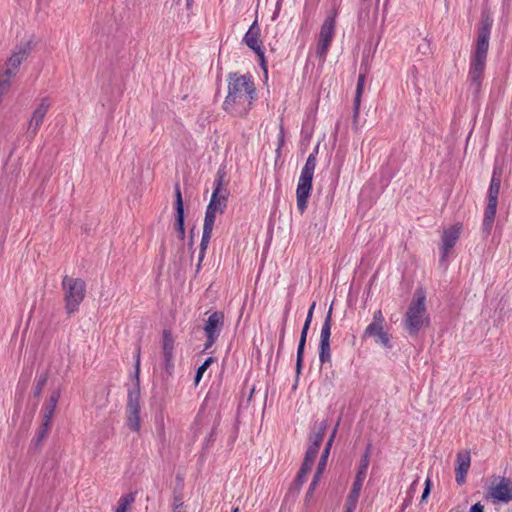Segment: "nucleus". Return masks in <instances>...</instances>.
I'll return each instance as SVG.
<instances>
[{
	"instance_id": "42",
	"label": "nucleus",
	"mask_w": 512,
	"mask_h": 512,
	"mask_svg": "<svg viewBox=\"0 0 512 512\" xmlns=\"http://www.w3.org/2000/svg\"><path fill=\"white\" fill-rule=\"evenodd\" d=\"M360 493L350 490L346 502L353 503L357 505L358 499H359Z\"/></svg>"
},
{
	"instance_id": "23",
	"label": "nucleus",
	"mask_w": 512,
	"mask_h": 512,
	"mask_svg": "<svg viewBox=\"0 0 512 512\" xmlns=\"http://www.w3.org/2000/svg\"><path fill=\"white\" fill-rule=\"evenodd\" d=\"M497 202H489L485 208L484 219H483V231L486 235H489L494 223L496 210H497Z\"/></svg>"
},
{
	"instance_id": "54",
	"label": "nucleus",
	"mask_w": 512,
	"mask_h": 512,
	"mask_svg": "<svg viewBox=\"0 0 512 512\" xmlns=\"http://www.w3.org/2000/svg\"><path fill=\"white\" fill-rule=\"evenodd\" d=\"M193 4V0H186L187 9H190Z\"/></svg>"
},
{
	"instance_id": "34",
	"label": "nucleus",
	"mask_w": 512,
	"mask_h": 512,
	"mask_svg": "<svg viewBox=\"0 0 512 512\" xmlns=\"http://www.w3.org/2000/svg\"><path fill=\"white\" fill-rule=\"evenodd\" d=\"M327 459H328V456H327V451L326 452H322V455L320 457V460L318 462V465H317V469H316V472L314 474L313 477H315V480H319L325 467H326V464H327Z\"/></svg>"
},
{
	"instance_id": "5",
	"label": "nucleus",
	"mask_w": 512,
	"mask_h": 512,
	"mask_svg": "<svg viewBox=\"0 0 512 512\" xmlns=\"http://www.w3.org/2000/svg\"><path fill=\"white\" fill-rule=\"evenodd\" d=\"M318 149V146H316L314 151L308 156L298 181L296 198L297 208L301 214H303L307 208L308 198L312 189V181L316 168V155L318 153Z\"/></svg>"
},
{
	"instance_id": "56",
	"label": "nucleus",
	"mask_w": 512,
	"mask_h": 512,
	"mask_svg": "<svg viewBox=\"0 0 512 512\" xmlns=\"http://www.w3.org/2000/svg\"><path fill=\"white\" fill-rule=\"evenodd\" d=\"M283 143H284V136H283V134H281L280 140H279V148L283 145Z\"/></svg>"
},
{
	"instance_id": "43",
	"label": "nucleus",
	"mask_w": 512,
	"mask_h": 512,
	"mask_svg": "<svg viewBox=\"0 0 512 512\" xmlns=\"http://www.w3.org/2000/svg\"><path fill=\"white\" fill-rule=\"evenodd\" d=\"M360 493L350 490L346 502L353 503L357 505L358 499H359Z\"/></svg>"
},
{
	"instance_id": "14",
	"label": "nucleus",
	"mask_w": 512,
	"mask_h": 512,
	"mask_svg": "<svg viewBox=\"0 0 512 512\" xmlns=\"http://www.w3.org/2000/svg\"><path fill=\"white\" fill-rule=\"evenodd\" d=\"M488 495L499 502L512 501V479L501 477L497 484L489 488Z\"/></svg>"
},
{
	"instance_id": "48",
	"label": "nucleus",
	"mask_w": 512,
	"mask_h": 512,
	"mask_svg": "<svg viewBox=\"0 0 512 512\" xmlns=\"http://www.w3.org/2000/svg\"><path fill=\"white\" fill-rule=\"evenodd\" d=\"M356 509V505L353 503L346 502L345 503V511L344 512H354Z\"/></svg>"
},
{
	"instance_id": "40",
	"label": "nucleus",
	"mask_w": 512,
	"mask_h": 512,
	"mask_svg": "<svg viewBox=\"0 0 512 512\" xmlns=\"http://www.w3.org/2000/svg\"><path fill=\"white\" fill-rule=\"evenodd\" d=\"M10 86V78L3 77L0 79V98L2 99V96L4 93L8 90Z\"/></svg>"
},
{
	"instance_id": "52",
	"label": "nucleus",
	"mask_w": 512,
	"mask_h": 512,
	"mask_svg": "<svg viewBox=\"0 0 512 512\" xmlns=\"http://www.w3.org/2000/svg\"><path fill=\"white\" fill-rule=\"evenodd\" d=\"M331 446H332V442H330V441L328 440V441H327V443H326V445H325V448H324V450H323V452H326V451H327V456H329Z\"/></svg>"
},
{
	"instance_id": "1",
	"label": "nucleus",
	"mask_w": 512,
	"mask_h": 512,
	"mask_svg": "<svg viewBox=\"0 0 512 512\" xmlns=\"http://www.w3.org/2000/svg\"><path fill=\"white\" fill-rule=\"evenodd\" d=\"M256 96V87L251 76L230 73L228 95L223 102V109L234 116L244 117L252 108Z\"/></svg>"
},
{
	"instance_id": "59",
	"label": "nucleus",
	"mask_w": 512,
	"mask_h": 512,
	"mask_svg": "<svg viewBox=\"0 0 512 512\" xmlns=\"http://www.w3.org/2000/svg\"><path fill=\"white\" fill-rule=\"evenodd\" d=\"M192 244H193V241H192V239H191V240H190V242H189V245H190V246H192Z\"/></svg>"
},
{
	"instance_id": "15",
	"label": "nucleus",
	"mask_w": 512,
	"mask_h": 512,
	"mask_svg": "<svg viewBox=\"0 0 512 512\" xmlns=\"http://www.w3.org/2000/svg\"><path fill=\"white\" fill-rule=\"evenodd\" d=\"M259 36L260 27L258 25L257 20H255L249 27L248 31L246 32L243 38V42L259 56V58L261 59V65L265 69L264 51L261 47V41L259 40Z\"/></svg>"
},
{
	"instance_id": "49",
	"label": "nucleus",
	"mask_w": 512,
	"mask_h": 512,
	"mask_svg": "<svg viewBox=\"0 0 512 512\" xmlns=\"http://www.w3.org/2000/svg\"><path fill=\"white\" fill-rule=\"evenodd\" d=\"M417 485H418V480H415V481L411 484V486H410V488H409V491H408V494H409L410 496H412V493H414V492H415Z\"/></svg>"
},
{
	"instance_id": "26",
	"label": "nucleus",
	"mask_w": 512,
	"mask_h": 512,
	"mask_svg": "<svg viewBox=\"0 0 512 512\" xmlns=\"http://www.w3.org/2000/svg\"><path fill=\"white\" fill-rule=\"evenodd\" d=\"M335 24V16H328L321 26L319 37L332 42L335 34Z\"/></svg>"
},
{
	"instance_id": "58",
	"label": "nucleus",
	"mask_w": 512,
	"mask_h": 512,
	"mask_svg": "<svg viewBox=\"0 0 512 512\" xmlns=\"http://www.w3.org/2000/svg\"><path fill=\"white\" fill-rule=\"evenodd\" d=\"M422 50H424L422 52H423V54H425L426 53L425 47H422Z\"/></svg>"
},
{
	"instance_id": "57",
	"label": "nucleus",
	"mask_w": 512,
	"mask_h": 512,
	"mask_svg": "<svg viewBox=\"0 0 512 512\" xmlns=\"http://www.w3.org/2000/svg\"><path fill=\"white\" fill-rule=\"evenodd\" d=\"M423 46L425 47V50H427L429 48V44L428 43H425Z\"/></svg>"
},
{
	"instance_id": "20",
	"label": "nucleus",
	"mask_w": 512,
	"mask_h": 512,
	"mask_svg": "<svg viewBox=\"0 0 512 512\" xmlns=\"http://www.w3.org/2000/svg\"><path fill=\"white\" fill-rule=\"evenodd\" d=\"M60 396L61 392L59 388L51 392L49 398L46 400L42 408V419L52 421Z\"/></svg>"
},
{
	"instance_id": "3",
	"label": "nucleus",
	"mask_w": 512,
	"mask_h": 512,
	"mask_svg": "<svg viewBox=\"0 0 512 512\" xmlns=\"http://www.w3.org/2000/svg\"><path fill=\"white\" fill-rule=\"evenodd\" d=\"M426 294L422 288H418L413 300L408 306L404 316L403 325L410 336H416L419 331L430 325V318L426 310Z\"/></svg>"
},
{
	"instance_id": "31",
	"label": "nucleus",
	"mask_w": 512,
	"mask_h": 512,
	"mask_svg": "<svg viewBox=\"0 0 512 512\" xmlns=\"http://www.w3.org/2000/svg\"><path fill=\"white\" fill-rule=\"evenodd\" d=\"M326 428H327L326 422H321L319 425L318 431L310 436V439H309L310 444L320 447V445L322 444L323 439H324Z\"/></svg>"
},
{
	"instance_id": "25",
	"label": "nucleus",
	"mask_w": 512,
	"mask_h": 512,
	"mask_svg": "<svg viewBox=\"0 0 512 512\" xmlns=\"http://www.w3.org/2000/svg\"><path fill=\"white\" fill-rule=\"evenodd\" d=\"M364 84H365V74L360 73L358 76L357 86H356V92H355V98H354V105H353V119L354 123H356L359 110H360V103H361V96L364 90Z\"/></svg>"
},
{
	"instance_id": "13",
	"label": "nucleus",
	"mask_w": 512,
	"mask_h": 512,
	"mask_svg": "<svg viewBox=\"0 0 512 512\" xmlns=\"http://www.w3.org/2000/svg\"><path fill=\"white\" fill-rule=\"evenodd\" d=\"M50 103L47 98H43L37 108L34 110L27 129V138L33 140L36 136L40 126L43 123L44 117L48 112Z\"/></svg>"
},
{
	"instance_id": "6",
	"label": "nucleus",
	"mask_w": 512,
	"mask_h": 512,
	"mask_svg": "<svg viewBox=\"0 0 512 512\" xmlns=\"http://www.w3.org/2000/svg\"><path fill=\"white\" fill-rule=\"evenodd\" d=\"M65 310L68 315L78 311L86 295V283L80 278L64 276L62 279Z\"/></svg>"
},
{
	"instance_id": "46",
	"label": "nucleus",
	"mask_w": 512,
	"mask_h": 512,
	"mask_svg": "<svg viewBox=\"0 0 512 512\" xmlns=\"http://www.w3.org/2000/svg\"><path fill=\"white\" fill-rule=\"evenodd\" d=\"M316 306V303L313 302L309 311H308V314H307V317H306V320H305V323H308L309 325L311 324V321H312V317H313V311H314V308Z\"/></svg>"
},
{
	"instance_id": "18",
	"label": "nucleus",
	"mask_w": 512,
	"mask_h": 512,
	"mask_svg": "<svg viewBox=\"0 0 512 512\" xmlns=\"http://www.w3.org/2000/svg\"><path fill=\"white\" fill-rule=\"evenodd\" d=\"M457 467L455 469L456 472V482L459 485H462L466 481V474L470 468L471 457L469 451H460L457 453L456 459Z\"/></svg>"
},
{
	"instance_id": "32",
	"label": "nucleus",
	"mask_w": 512,
	"mask_h": 512,
	"mask_svg": "<svg viewBox=\"0 0 512 512\" xmlns=\"http://www.w3.org/2000/svg\"><path fill=\"white\" fill-rule=\"evenodd\" d=\"M213 361H214V358L213 357H209V358H207L202 363L201 366L198 367V369L196 371L195 379H194L195 385H198V383L200 382L201 378L203 377L204 372L213 363Z\"/></svg>"
},
{
	"instance_id": "29",
	"label": "nucleus",
	"mask_w": 512,
	"mask_h": 512,
	"mask_svg": "<svg viewBox=\"0 0 512 512\" xmlns=\"http://www.w3.org/2000/svg\"><path fill=\"white\" fill-rule=\"evenodd\" d=\"M216 195L211 196L210 202L207 206V209L216 212V213H224V210L227 206V199L222 197V199H216Z\"/></svg>"
},
{
	"instance_id": "8",
	"label": "nucleus",
	"mask_w": 512,
	"mask_h": 512,
	"mask_svg": "<svg viewBox=\"0 0 512 512\" xmlns=\"http://www.w3.org/2000/svg\"><path fill=\"white\" fill-rule=\"evenodd\" d=\"M332 305L330 306L321 328L319 343V360L322 365L331 362L330 337L332 327Z\"/></svg>"
},
{
	"instance_id": "2",
	"label": "nucleus",
	"mask_w": 512,
	"mask_h": 512,
	"mask_svg": "<svg viewBox=\"0 0 512 512\" xmlns=\"http://www.w3.org/2000/svg\"><path fill=\"white\" fill-rule=\"evenodd\" d=\"M492 25L493 19L488 14H483L477 33L475 49L471 55L468 73L470 89L476 96L480 93L484 78Z\"/></svg>"
},
{
	"instance_id": "12",
	"label": "nucleus",
	"mask_w": 512,
	"mask_h": 512,
	"mask_svg": "<svg viewBox=\"0 0 512 512\" xmlns=\"http://www.w3.org/2000/svg\"><path fill=\"white\" fill-rule=\"evenodd\" d=\"M162 338L163 369L167 377H171L174 372V338L166 329L163 331Z\"/></svg>"
},
{
	"instance_id": "17",
	"label": "nucleus",
	"mask_w": 512,
	"mask_h": 512,
	"mask_svg": "<svg viewBox=\"0 0 512 512\" xmlns=\"http://www.w3.org/2000/svg\"><path fill=\"white\" fill-rule=\"evenodd\" d=\"M373 337L375 342L381 344L387 349L392 348L391 335L384 331L383 326L368 325L363 333L362 338Z\"/></svg>"
},
{
	"instance_id": "4",
	"label": "nucleus",
	"mask_w": 512,
	"mask_h": 512,
	"mask_svg": "<svg viewBox=\"0 0 512 512\" xmlns=\"http://www.w3.org/2000/svg\"><path fill=\"white\" fill-rule=\"evenodd\" d=\"M140 346L136 349L135 365L133 380L134 384L128 389L127 404H126V424L128 428L134 432H138L141 427L140 419Z\"/></svg>"
},
{
	"instance_id": "45",
	"label": "nucleus",
	"mask_w": 512,
	"mask_h": 512,
	"mask_svg": "<svg viewBox=\"0 0 512 512\" xmlns=\"http://www.w3.org/2000/svg\"><path fill=\"white\" fill-rule=\"evenodd\" d=\"M318 481L319 480H315V477H313L312 482L310 483L309 489L306 493L307 498L311 497V495L313 494V491H314L316 485L318 484Z\"/></svg>"
},
{
	"instance_id": "33",
	"label": "nucleus",
	"mask_w": 512,
	"mask_h": 512,
	"mask_svg": "<svg viewBox=\"0 0 512 512\" xmlns=\"http://www.w3.org/2000/svg\"><path fill=\"white\" fill-rule=\"evenodd\" d=\"M370 460L367 455H362L356 476L365 479Z\"/></svg>"
},
{
	"instance_id": "60",
	"label": "nucleus",
	"mask_w": 512,
	"mask_h": 512,
	"mask_svg": "<svg viewBox=\"0 0 512 512\" xmlns=\"http://www.w3.org/2000/svg\"><path fill=\"white\" fill-rule=\"evenodd\" d=\"M233 512H238V508H235V509L233 510Z\"/></svg>"
},
{
	"instance_id": "19",
	"label": "nucleus",
	"mask_w": 512,
	"mask_h": 512,
	"mask_svg": "<svg viewBox=\"0 0 512 512\" xmlns=\"http://www.w3.org/2000/svg\"><path fill=\"white\" fill-rule=\"evenodd\" d=\"M49 378V371H43L42 373L38 374L35 378V384L32 389V398L34 399V402L32 404V412H35V410L38 407L39 399L42 395V392L47 384Z\"/></svg>"
},
{
	"instance_id": "9",
	"label": "nucleus",
	"mask_w": 512,
	"mask_h": 512,
	"mask_svg": "<svg viewBox=\"0 0 512 512\" xmlns=\"http://www.w3.org/2000/svg\"><path fill=\"white\" fill-rule=\"evenodd\" d=\"M224 326V313L221 311L213 312L204 325L206 335V343L204 350H208L218 339L220 332Z\"/></svg>"
},
{
	"instance_id": "21",
	"label": "nucleus",
	"mask_w": 512,
	"mask_h": 512,
	"mask_svg": "<svg viewBox=\"0 0 512 512\" xmlns=\"http://www.w3.org/2000/svg\"><path fill=\"white\" fill-rule=\"evenodd\" d=\"M51 423L52 421L50 420L42 419V423L31 442V446L35 450L40 449L42 447L43 441L48 437L51 428Z\"/></svg>"
},
{
	"instance_id": "38",
	"label": "nucleus",
	"mask_w": 512,
	"mask_h": 512,
	"mask_svg": "<svg viewBox=\"0 0 512 512\" xmlns=\"http://www.w3.org/2000/svg\"><path fill=\"white\" fill-rule=\"evenodd\" d=\"M319 448L318 446H314L312 444H309L308 446V449L305 453V456L309 458V460H315L317 455H318V452H319Z\"/></svg>"
},
{
	"instance_id": "44",
	"label": "nucleus",
	"mask_w": 512,
	"mask_h": 512,
	"mask_svg": "<svg viewBox=\"0 0 512 512\" xmlns=\"http://www.w3.org/2000/svg\"><path fill=\"white\" fill-rule=\"evenodd\" d=\"M430 490H431V481L430 479L428 478L425 482V488H424V491L422 493V497H421V501H425L426 498L428 497L429 493H430Z\"/></svg>"
},
{
	"instance_id": "35",
	"label": "nucleus",
	"mask_w": 512,
	"mask_h": 512,
	"mask_svg": "<svg viewBox=\"0 0 512 512\" xmlns=\"http://www.w3.org/2000/svg\"><path fill=\"white\" fill-rule=\"evenodd\" d=\"M306 475L304 474H301V473H297L296 475V478L295 480L293 481L291 487H290V491L291 492H295V493H298L303 485V483L305 482L306 480Z\"/></svg>"
},
{
	"instance_id": "22",
	"label": "nucleus",
	"mask_w": 512,
	"mask_h": 512,
	"mask_svg": "<svg viewBox=\"0 0 512 512\" xmlns=\"http://www.w3.org/2000/svg\"><path fill=\"white\" fill-rule=\"evenodd\" d=\"M310 325L308 323H304V326L301 331L300 340L297 348V357H296V372L300 373L303 363L304 349L306 345L308 330Z\"/></svg>"
},
{
	"instance_id": "51",
	"label": "nucleus",
	"mask_w": 512,
	"mask_h": 512,
	"mask_svg": "<svg viewBox=\"0 0 512 512\" xmlns=\"http://www.w3.org/2000/svg\"><path fill=\"white\" fill-rule=\"evenodd\" d=\"M284 336H285V329H284V327H282L281 332H280L279 348H281L283 345Z\"/></svg>"
},
{
	"instance_id": "11",
	"label": "nucleus",
	"mask_w": 512,
	"mask_h": 512,
	"mask_svg": "<svg viewBox=\"0 0 512 512\" xmlns=\"http://www.w3.org/2000/svg\"><path fill=\"white\" fill-rule=\"evenodd\" d=\"M216 214H217L216 212L206 209L202 238H201V242H200V250H199V255H198V264H197V269H196L197 272L199 271V269L201 267V263L205 257V253H206V250L208 248V245H209V242H210V239L212 236V231H213V227H214V223H215V219H216Z\"/></svg>"
},
{
	"instance_id": "36",
	"label": "nucleus",
	"mask_w": 512,
	"mask_h": 512,
	"mask_svg": "<svg viewBox=\"0 0 512 512\" xmlns=\"http://www.w3.org/2000/svg\"><path fill=\"white\" fill-rule=\"evenodd\" d=\"M314 461L315 460H309V458L305 456L298 472L307 476L311 471Z\"/></svg>"
},
{
	"instance_id": "41",
	"label": "nucleus",
	"mask_w": 512,
	"mask_h": 512,
	"mask_svg": "<svg viewBox=\"0 0 512 512\" xmlns=\"http://www.w3.org/2000/svg\"><path fill=\"white\" fill-rule=\"evenodd\" d=\"M364 480L365 479L356 476L355 480L353 482L351 490H354V491L360 493L361 489H362V486H363Z\"/></svg>"
},
{
	"instance_id": "28",
	"label": "nucleus",
	"mask_w": 512,
	"mask_h": 512,
	"mask_svg": "<svg viewBox=\"0 0 512 512\" xmlns=\"http://www.w3.org/2000/svg\"><path fill=\"white\" fill-rule=\"evenodd\" d=\"M136 492H130L120 497L115 512H128L136 499Z\"/></svg>"
},
{
	"instance_id": "30",
	"label": "nucleus",
	"mask_w": 512,
	"mask_h": 512,
	"mask_svg": "<svg viewBox=\"0 0 512 512\" xmlns=\"http://www.w3.org/2000/svg\"><path fill=\"white\" fill-rule=\"evenodd\" d=\"M331 45V41L318 38L317 47H316V55L320 58V60L325 61L329 47Z\"/></svg>"
},
{
	"instance_id": "24",
	"label": "nucleus",
	"mask_w": 512,
	"mask_h": 512,
	"mask_svg": "<svg viewBox=\"0 0 512 512\" xmlns=\"http://www.w3.org/2000/svg\"><path fill=\"white\" fill-rule=\"evenodd\" d=\"M501 185V171H498L496 168L493 171L489 190H488V201L489 202H497L498 203V195L500 191Z\"/></svg>"
},
{
	"instance_id": "27",
	"label": "nucleus",
	"mask_w": 512,
	"mask_h": 512,
	"mask_svg": "<svg viewBox=\"0 0 512 512\" xmlns=\"http://www.w3.org/2000/svg\"><path fill=\"white\" fill-rule=\"evenodd\" d=\"M224 176H225V173L222 172L221 170H219L217 172V176H216V179L214 181V190H213V193H212V196H214L215 194L216 195V199H222V197H224L225 199H227V196H228V192L227 190L223 187V182H224Z\"/></svg>"
},
{
	"instance_id": "53",
	"label": "nucleus",
	"mask_w": 512,
	"mask_h": 512,
	"mask_svg": "<svg viewBox=\"0 0 512 512\" xmlns=\"http://www.w3.org/2000/svg\"><path fill=\"white\" fill-rule=\"evenodd\" d=\"M411 497H412V496H410V495H409V496L405 499V501H404V503H403V507H407V506L410 504V502H411Z\"/></svg>"
},
{
	"instance_id": "16",
	"label": "nucleus",
	"mask_w": 512,
	"mask_h": 512,
	"mask_svg": "<svg viewBox=\"0 0 512 512\" xmlns=\"http://www.w3.org/2000/svg\"><path fill=\"white\" fill-rule=\"evenodd\" d=\"M175 223L174 227L176 232L178 233V237L180 240H184L185 238V227H184V221H185V215H184V205H183V199L182 194L180 190L179 184L175 185Z\"/></svg>"
},
{
	"instance_id": "7",
	"label": "nucleus",
	"mask_w": 512,
	"mask_h": 512,
	"mask_svg": "<svg viewBox=\"0 0 512 512\" xmlns=\"http://www.w3.org/2000/svg\"><path fill=\"white\" fill-rule=\"evenodd\" d=\"M32 51L31 41H22L15 46L11 56L6 61L7 68L2 76L7 78L14 77L21 63L30 55Z\"/></svg>"
},
{
	"instance_id": "47",
	"label": "nucleus",
	"mask_w": 512,
	"mask_h": 512,
	"mask_svg": "<svg viewBox=\"0 0 512 512\" xmlns=\"http://www.w3.org/2000/svg\"><path fill=\"white\" fill-rule=\"evenodd\" d=\"M470 512H484V506L478 502L470 508Z\"/></svg>"
},
{
	"instance_id": "37",
	"label": "nucleus",
	"mask_w": 512,
	"mask_h": 512,
	"mask_svg": "<svg viewBox=\"0 0 512 512\" xmlns=\"http://www.w3.org/2000/svg\"><path fill=\"white\" fill-rule=\"evenodd\" d=\"M173 512H184V503L181 495L174 496Z\"/></svg>"
},
{
	"instance_id": "55",
	"label": "nucleus",
	"mask_w": 512,
	"mask_h": 512,
	"mask_svg": "<svg viewBox=\"0 0 512 512\" xmlns=\"http://www.w3.org/2000/svg\"><path fill=\"white\" fill-rule=\"evenodd\" d=\"M335 434H336V428L334 429V431H333L332 435H331V436H330V438H329V441H330V442H332V443H333V441H334Z\"/></svg>"
},
{
	"instance_id": "39",
	"label": "nucleus",
	"mask_w": 512,
	"mask_h": 512,
	"mask_svg": "<svg viewBox=\"0 0 512 512\" xmlns=\"http://www.w3.org/2000/svg\"><path fill=\"white\" fill-rule=\"evenodd\" d=\"M384 320L381 310H377L373 315V321L369 325L383 326Z\"/></svg>"
},
{
	"instance_id": "50",
	"label": "nucleus",
	"mask_w": 512,
	"mask_h": 512,
	"mask_svg": "<svg viewBox=\"0 0 512 512\" xmlns=\"http://www.w3.org/2000/svg\"><path fill=\"white\" fill-rule=\"evenodd\" d=\"M371 449H372V444L368 443L366 446L365 452L363 454V455H367V459H369V460H370Z\"/></svg>"
},
{
	"instance_id": "10",
	"label": "nucleus",
	"mask_w": 512,
	"mask_h": 512,
	"mask_svg": "<svg viewBox=\"0 0 512 512\" xmlns=\"http://www.w3.org/2000/svg\"><path fill=\"white\" fill-rule=\"evenodd\" d=\"M462 231H463L462 223H456V224L452 225L451 227L444 229L442 238H441V245H440V253H441L440 262L441 263L446 262L451 250L454 248L455 244L457 243L458 239L460 238Z\"/></svg>"
}]
</instances>
